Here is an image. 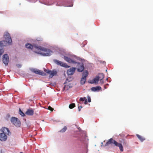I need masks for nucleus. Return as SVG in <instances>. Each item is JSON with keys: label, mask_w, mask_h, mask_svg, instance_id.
<instances>
[{"label": "nucleus", "mask_w": 153, "mask_h": 153, "mask_svg": "<svg viewBox=\"0 0 153 153\" xmlns=\"http://www.w3.org/2000/svg\"><path fill=\"white\" fill-rule=\"evenodd\" d=\"M82 108V106L79 107V106L78 107V109H79V111H80L81 108Z\"/></svg>", "instance_id": "obj_30"}, {"label": "nucleus", "mask_w": 153, "mask_h": 153, "mask_svg": "<svg viewBox=\"0 0 153 153\" xmlns=\"http://www.w3.org/2000/svg\"><path fill=\"white\" fill-rule=\"evenodd\" d=\"M75 68L72 67L68 69L67 71V74L69 75H72L74 73L75 70L76 69Z\"/></svg>", "instance_id": "obj_13"}, {"label": "nucleus", "mask_w": 153, "mask_h": 153, "mask_svg": "<svg viewBox=\"0 0 153 153\" xmlns=\"http://www.w3.org/2000/svg\"><path fill=\"white\" fill-rule=\"evenodd\" d=\"M10 121L16 127H19L20 126V121L17 118L12 117Z\"/></svg>", "instance_id": "obj_4"}, {"label": "nucleus", "mask_w": 153, "mask_h": 153, "mask_svg": "<svg viewBox=\"0 0 153 153\" xmlns=\"http://www.w3.org/2000/svg\"><path fill=\"white\" fill-rule=\"evenodd\" d=\"M105 61H103L102 62V63L104 64H105Z\"/></svg>", "instance_id": "obj_32"}, {"label": "nucleus", "mask_w": 153, "mask_h": 153, "mask_svg": "<svg viewBox=\"0 0 153 153\" xmlns=\"http://www.w3.org/2000/svg\"><path fill=\"white\" fill-rule=\"evenodd\" d=\"M48 109L51 111H53V109L50 106H49L48 107Z\"/></svg>", "instance_id": "obj_27"}, {"label": "nucleus", "mask_w": 153, "mask_h": 153, "mask_svg": "<svg viewBox=\"0 0 153 153\" xmlns=\"http://www.w3.org/2000/svg\"><path fill=\"white\" fill-rule=\"evenodd\" d=\"M44 71L46 73L50 74L49 77L50 78H52L54 76L56 75L57 72L56 71H51L49 70H44Z\"/></svg>", "instance_id": "obj_8"}, {"label": "nucleus", "mask_w": 153, "mask_h": 153, "mask_svg": "<svg viewBox=\"0 0 153 153\" xmlns=\"http://www.w3.org/2000/svg\"><path fill=\"white\" fill-rule=\"evenodd\" d=\"M86 100H87V99L85 97H81L79 99V101H85Z\"/></svg>", "instance_id": "obj_24"}, {"label": "nucleus", "mask_w": 153, "mask_h": 153, "mask_svg": "<svg viewBox=\"0 0 153 153\" xmlns=\"http://www.w3.org/2000/svg\"><path fill=\"white\" fill-rule=\"evenodd\" d=\"M5 42L4 41H2L0 42V55L1 56L3 53L4 50L3 46H6L5 44Z\"/></svg>", "instance_id": "obj_10"}, {"label": "nucleus", "mask_w": 153, "mask_h": 153, "mask_svg": "<svg viewBox=\"0 0 153 153\" xmlns=\"http://www.w3.org/2000/svg\"><path fill=\"white\" fill-rule=\"evenodd\" d=\"M97 76V77L99 80H102L104 78V75L102 73H100Z\"/></svg>", "instance_id": "obj_19"}, {"label": "nucleus", "mask_w": 153, "mask_h": 153, "mask_svg": "<svg viewBox=\"0 0 153 153\" xmlns=\"http://www.w3.org/2000/svg\"><path fill=\"white\" fill-rule=\"evenodd\" d=\"M104 88L105 89H106V87L105 86V85H104Z\"/></svg>", "instance_id": "obj_33"}, {"label": "nucleus", "mask_w": 153, "mask_h": 153, "mask_svg": "<svg viewBox=\"0 0 153 153\" xmlns=\"http://www.w3.org/2000/svg\"><path fill=\"white\" fill-rule=\"evenodd\" d=\"M67 129V127L66 126H65L60 131V132H64L66 131Z\"/></svg>", "instance_id": "obj_21"}, {"label": "nucleus", "mask_w": 153, "mask_h": 153, "mask_svg": "<svg viewBox=\"0 0 153 153\" xmlns=\"http://www.w3.org/2000/svg\"><path fill=\"white\" fill-rule=\"evenodd\" d=\"M37 50H39L44 52V53H41L44 56H49L53 53V52L50 49L40 46H38Z\"/></svg>", "instance_id": "obj_3"}, {"label": "nucleus", "mask_w": 153, "mask_h": 153, "mask_svg": "<svg viewBox=\"0 0 153 153\" xmlns=\"http://www.w3.org/2000/svg\"><path fill=\"white\" fill-rule=\"evenodd\" d=\"M19 68H21L22 66V65L20 64H17L16 65Z\"/></svg>", "instance_id": "obj_29"}, {"label": "nucleus", "mask_w": 153, "mask_h": 153, "mask_svg": "<svg viewBox=\"0 0 153 153\" xmlns=\"http://www.w3.org/2000/svg\"><path fill=\"white\" fill-rule=\"evenodd\" d=\"M30 70L33 72H34L36 74H38L43 76L45 75V73L39 70H37L35 69L32 68Z\"/></svg>", "instance_id": "obj_11"}, {"label": "nucleus", "mask_w": 153, "mask_h": 153, "mask_svg": "<svg viewBox=\"0 0 153 153\" xmlns=\"http://www.w3.org/2000/svg\"><path fill=\"white\" fill-rule=\"evenodd\" d=\"M101 89V87L100 86L93 87L91 88V91H99Z\"/></svg>", "instance_id": "obj_17"}, {"label": "nucleus", "mask_w": 153, "mask_h": 153, "mask_svg": "<svg viewBox=\"0 0 153 153\" xmlns=\"http://www.w3.org/2000/svg\"><path fill=\"white\" fill-rule=\"evenodd\" d=\"M87 98L88 102H91V99L89 95H88L87 96Z\"/></svg>", "instance_id": "obj_26"}, {"label": "nucleus", "mask_w": 153, "mask_h": 153, "mask_svg": "<svg viewBox=\"0 0 153 153\" xmlns=\"http://www.w3.org/2000/svg\"><path fill=\"white\" fill-rule=\"evenodd\" d=\"M25 46L27 48L31 49H37L38 47L37 45H32L29 43H26L25 45Z\"/></svg>", "instance_id": "obj_12"}, {"label": "nucleus", "mask_w": 153, "mask_h": 153, "mask_svg": "<svg viewBox=\"0 0 153 153\" xmlns=\"http://www.w3.org/2000/svg\"><path fill=\"white\" fill-rule=\"evenodd\" d=\"M2 61L3 63L5 64L6 65L8 64L9 60V56L7 54H5L3 56Z\"/></svg>", "instance_id": "obj_9"}, {"label": "nucleus", "mask_w": 153, "mask_h": 153, "mask_svg": "<svg viewBox=\"0 0 153 153\" xmlns=\"http://www.w3.org/2000/svg\"><path fill=\"white\" fill-rule=\"evenodd\" d=\"M1 131L3 132L2 133H4L5 134L9 135V134L10 133V131L8 128H2L1 129Z\"/></svg>", "instance_id": "obj_16"}, {"label": "nucleus", "mask_w": 153, "mask_h": 153, "mask_svg": "<svg viewBox=\"0 0 153 153\" xmlns=\"http://www.w3.org/2000/svg\"><path fill=\"white\" fill-rule=\"evenodd\" d=\"M34 113V111L31 108L30 109H28L25 112V114L28 116H32L33 115Z\"/></svg>", "instance_id": "obj_15"}, {"label": "nucleus", "mask_w": 153, "mask_h": 153, "mask_svg": "<svg viewBox=\"0 0 153 153\" xmlns=\"http://www.w3.org/2000/svg\"><path fill=\"white\" fill-rule=\"evenodd\" d=\"M4 37L6 40L5 41H4L5 43L7 42L9 44L11 43L12 40L9 33L7 32H5L4 35ZM5 44H6V43H5Z\"/></svg>", "instance_id": "obj_5"}, {"label": "nucleus", "mask_w": 153, "mask_h": 153, "mask_svg": "<svg viewBox=\"0 0 153 153\" xmlns=\"http://www.w3.org/2000/svg\"><path fill=\"white\" fill-rule=\"evenodd\" d=\"M100 80V83L101 85H102L104 83V82L102 80Z\"/></svg>", "instance_id": "obj_28"}, {"label": "nucleus", "mask_w": 153, "mask_h": 153, "mask_svg": "<svg viewBox=\"0 0 153 153\" xmlns=\"http://www.w3.org/2000/svg\"><path fill=\"white\" fill-rule=\"evenodd\" d=\"M7 138V136L4 133H0V140L1 141H5Z\"/></svg>", "instance_id": "obj_14"}, {"label": "nucleus", "mask_w": 153, "mask_h": 153, "mask_svg": "<svg viewBox=\"0 0 153 153\" xmlns=\"http://www.w3.org/2000/svg\"><path fill=\"white\" fill-rule=\"evenodd\" d=\"M110 144H114V146L119 147L120 151L122 152L123 151V149L122 144L118 143L112 138H111L108 140V141L105 144V146H107Z\"/></svg>", "instance_id": "obj_2"}, {"label": "nucleus", "mask_w": 153, "mask_h": 153, "mask_svg": "<svg viewBox=\"0 0 153 153\" xmlns=\"http://www.w3.org/2000/svg\"><path fill=\"white\" fill-rule=\"evenodd\" d=\"M88 72L87 71H85L83 72L82 74V77L81 79V84H84L86 81V78L88 75Z\"/></svg>", "instance_id": "obj_6"}, {"label": "nucleus", "mask_w": 153, "mask_h": 153, "mask_svg": "<svg viewBox=\"0 0 153 153\" xmlns=\"http://www.w3.org/2000/svg\"><path fill=\"white\" fill-rule=\"evenodd\" d=\"M84 104L85 105L87 104V100H86L84 102Z\"/></svg>", "instance_id": "obj_31"}, {"label": "nucleus", "mask_w": 153, "mask_h": 153, "mask_svg": "<svg viewBox=\"0 0 153 153\" xmlns=\"http://www.w3.org/2000/svg\"><path fill=\"white\" fill-rule=\"evenodd\" d=\"M125 144H126V142H125Z\"/></svg>", "instance_id": "obj_34"}, {"label": "nucleus", "mask_w": 153, "mask_h": 153, "mask_svg": "<svg viewBox=\"0 0 153 153\" xmlns=\"http://www.w3.org/2000/svg\"><path fill=\"white\" fill-rule=\"evenodd\" d=\"M75 106V105L74 103H72L70 104L69 105V108L70 109H72Z\"/></svg>", "instance_id": "obj_22"}, {"label": "nucleus", "mask_w": 153, "mask_h": 153, "mask_svg": "<svg viewBox=\"0 0 153 153\" xmlns=\"http://www.w3.org/2000/svg\"><path fill=\"white\" fill-rule=\"evenodd\" d=\"M53 61L56 64L61 66L65 68H69L70 67V66L68 65L67 64L63 63L57 60L54 59L53 60Z\"/></svg>", "instance_id": "obj_7"}, {"label": "nucleus", "mask_w": 153, "mask_h": 153, "mask_svg": "<svg viewBox=\"0 0 153 153\" xmlns=\"http://www.w3.org/2000/svg\"><path fill=\"white\" fill-rule=\"evenodd\" d=\"M137 136L138 138L141 141L143 142L144 140H145V138L143 137L142 136L138 134H137L136 135Z\"/></svg>", "instance_id": "obj_20"}, {"label": "nucleus", "mask_w": 153, "mask_h": 153, "mask_svg": "<svg viewBox=\"0 0 153 153\" xmlns=\"http://www.w3.org/2000/svg\"><path fill=\"white\" fill-rule=\"evenodd\" d=\"M106 85H108V84H106Z\"/></svg>", "instance_id": "obj_35"}, {"label": "nucleus", "mask_w": 153, "mask_h": 153, "mask_svg": "<svg viewBox=\"0 0 153 153\" xmlns=\"http://www.w3.org/2000/svg\"><path fill=\"white\" fill-rule=\"evenodd\" d=\"M99 81V80L96 76L95 78L91 80L89 82L91 84L97 83Z\"/></svg>", "instance_id": "obj_18"}, {"label": "nucleus", "mask_w": 153, "mask_h": 153, "mask_svg": "<svg viewBox=\"0 0 153 153\" xmlns=\"http://www.w3.org/2000/svg\"><path fill=\"white\" fill-rule=\"evenodd\" d=\"M86 100H87V99L85 97H81L79 99V101H85Z\"/></svg>", "instance_id": "obj_25"}, {"label": "nucleus", "mask_w": 153, "mask_h": 153, "mask_svg": "<svg viewBox=\"0 0 153 153\" xmlns=\"http://www.w3.org/2000/svg\"><path fill=\"white\" fill-rule=\"evenodd\" d=\"M64 59L65 61L69 63L73 64L76 63L77 64L76 67H77V71H78L81 72L84 70V68L82 63H77L74 59L65 56H64Z\"/></svg>", "instance_id": "obj_1"}, {"label": "nucleus", "mask_w": 153, "mask_h": 153, "mask_svg": "<svg viewBox=\"0 0 153 153\" xmlns=\"http://www.w3.org/2000/svg\"><path fill=\"white\" fill-rule=\"evenodd\" d=\"M19 113L20 115L22 116H24L25 115V114L20 109L19 110Z\"/></svg>", "instance_id": "obj_23"}]
</instances>
